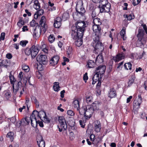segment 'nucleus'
Here are the masks:
<instances>
[{
    "instance_id": "nucleus-1",
    "label": "nucleus",
    "mask_w": 147,
    "mask_h": 147,
    "mask_svg": "<svg viewBox=\"0 0 147 147\" xmlns=\"http://www.w3.org/2000/svg\"><path fill=\"white\" fill-rule=\"evenodd\" d=\"M9 78L11 83L13 85V88L14 93L16 94L18 92H19L20 94L19 96L20 97L24 91V87L22 86V83L20 81H19L16 86H14V83L16 81V80L11 73L10 74Z\"/></svg>"
},
{
    "instance_id": "nucleus-2",
    "label": "nucleus",
    "mask_w": 147,
    "mask_h": 147,
    "mask_svg": "<svg viewBox=\"0 0 147 147\" xmlns=\"http://www.w3.org/2000/svg\"><path fill=\"white\" fill-rule=\"evenodd\" d=\"M58 121L59 126L58 125L59 131L61 132L65 130L67 128V126L65 119L64 117L60 116L58 117Z\"/></svg>"
},
{
    "instance_id": "nucleus-3",
    "label": "nucleus",
    "mask_w": 147,
    "mask_h": 147,
    "mask_svg": "<svg viewBox=\"0 0 147 147\" xmlns=\"http://www.w3.org/2000/svg\"><path fill=\"white\" fill-rule=\"evenodd\" d=\"M77 29V28L74 26H72L71 28V36L74 40H76L79 38H82L84 35L82 32H80V30H78Z\"/></svg>"
},
{
    "instance_id": "nucleus-4",
    "label": "nucleus",
    "mask_w": 147,
    "mask_h": 147,
    "mask_svg": "<svg viewBox=\"0 0 147 147\" xmlns=\"http://www.w3.org/2000/svg\"><path fill=\"white\" fill-rule=\"evenodd\" d=\"M144 34V32L142 30L138 31V33L137 35V36L138 38V40L136 43V45L137 47L141 48L144 47V45L145 43V41L142 40Z\"/></svg>"
},
{
    "instance_id": "nucleus-5",
    "label": "nucleus",
    "mask_w": 147,
    "mask_h": 147,
    "mask_svg": "<svg viewBox=\"0 0 147 147\" xmlns=\"http://www.w3.org/2000/svg\"><path fill=\"white\" fill-rule=\"evenodd\" d=\"M86 24L84 21H79L76 23L73 26L76 27L78 30H80V32L84 34V28L86 27Z\"/></svg>"
},
{
    "instance_id": "nucleus-6",
    "label": "nucleus",
    "mask_w": 147,
    "mask_h": 147,
    "mask_svg": "<svg viewBox=\"0 0 147 147\" xmlns=\"http://www.w3.org/2000/svg\"><path fill=\"white\" fill-rule=\"evenodd\" d=\"M38 112L36 111H34L31 115V124L34 127H36L37 125L38 121L36 118V115H38Z\"/></svg>"
},
{
    "instance_id": "nucleus-7",
    "label": "nucleus",
    "mask_w": 147,
    "mask_h": 147,
    "mask_svg": "<svg viewBox=\"0 0 147 147\" xmlns=\"http://www.w3.org/2000/svg\"><path fill=\"white\" fill-rule=\"evenodd\" d=\"M86 109L85 118L86 119H89L92 115L94 111L91 108V106L88 105L87 106Z\"/></svg>"
},
{
    "instance_id": "nucleus-8",
    "label": "nucleus",
    "mask_w": 147,
    "mask_h": 147,
    "mask_svg": "<svg viewBox=\"0 0 147 147\" xmlns=\"http://www.w3.org/2000/svg\"><path fill=\"white\" fill-rule=\"evenodd\" d=\"M82 3H77L76 7V9L77 12V14H78L81 16H83L85 12V10L82 6Z\"/></svg>"
},
{
    "instance_id": "nucleus-9",
    "label": "nucleus",
    "mask_w": 147,
    "mask_h": 147,
    "mask_svg": "<svg viewBox=\"0 0 147 147\" xmlns=\"http://www.w3.org/2000/svg\"><path fill=\"white\" fill-rule=\"evenodd\" d=\"M36 60L40 64L43 65L46 64L47 61V56L43 55H38L36 58Z\"/></svg>"
},
{
    "instance_id": "nucleus-10",
    "label": "nucleus",
    "mask_w": 147,
    "mask_h": 147,
    "mask_svg": "<svg viewBox=\"0 0 147 147\" xmlns=\"http://www.w3.org/2000/svg\"><path fill=\"white\" fill-rule=\"evenodd\" d=\"M30 49L31 55L32 57L34 58L36 56L39 51L38 47L37 46H33L31 47Z\"/></svg>"
},
{
    "instance_id": "nucleus-11",
    "label": "nucleus",
    "mask_w": 147,
    "mask_h": 147,
    "mask_svg": "<svg viewBox=\"0 0 147 147\" xmlns=\"http://www.w3.org/2000/svg\"><path fill=\"white\" fill-rule=\"evenodd\" d=\"M94 50L96 53L100 52L103 50V47L102 44L100 42H98L95 43Z\"/></svg>"
},
{
    "instance_id": "nucleus-12",
    "label": "nucleus",
    "mask_w": 147,
    "mask_h": 147,
    "mask_svg": "<svg viewBox=\"0 0 147 147\" xmlns=\"http://www.w3.org/2000/svg\"><path fill=\"white\" fill-rule=\"evenodd\" d=\"M59 59V56L56 55L53 57L50 61V64L52 66H54L57 64Z\"/></svg>"
},
{
    "instance_id": "nucleus-13",
    "label": "nucleus",
    "mask_w": 147,
    "mask_h": 147,
    "mask_svg": "<svg viewBox=\"0 0 147 147\" xmlns=\"http://www.w3.org/2000/svg\"><path fill=\"white\" fill-rule=\"evenodd\" d=\"M41 30L40 27L37 26L34 30V36L35 38H38L40 35Z\"/></svg>"
},
{
    "instance_id": "nucleus-14",
    "label": "nucleus",
    "mask_w": 147,
    "mask_h": 147,
    "mask_svg": "<svg viewBox=\"0 0 147 147\" xmlns=\"http://www.w3.org/2000/svg\"><path fill=\"white\" fill-rule=\"evenodd\" d=\"M61 25V19L60 17H58L55 19L53 25L56 28H59Z\"/></svg>"
},
{
    "instance_id": "nucleus-15",
    "label": "nucleus",
    "mask_w": 147,
    "mask_h": 147,
    "mask_svg": "<svg viewBox=\"0 0 147 147\" xmlns=\"http://www.w3.org/2000/svg\"><path fill=\"white\" fill-rule=\"evenodd\" d=\"M92 29L96 35H101V28L99 26L93 25Z\"/></svg>"
},
{
    "instance_id": "nucleus-16",
    "label": "nucleus",
    "mask_w": 147,
    "mask_h": 147,
    "mask_svg": "<svg viewBox=\"0 0 147 147\" xmlns=\"http://www.w3.org/2000/svg\"><path fill=\"white\" fill-rule=\"evenodd\" d=\"M111 8V4L109 3L106 5L103 6L100 8V11L101 13L103 12H108L110 11Z\"/></svg>"
},
{
    "instance_id": "nucleus-17",
    "label": "nucleus",
    "mask_w": 147,
    "mask_h": 147,
    "mask_svg": "<svg viewBox=\"0 0 147 147\" xmlns=\"http://www.w3.org/2000/svg\"><path fill=\"white\" fill-rule=\"evenodd\" d=\"M106 67L105 65H100L96 69V72L99 74H102L105 71Z\"/></svg>"
},
{
    "instance_id": "nucleus-18",
    "label": "nucleus",
    "mask_w": 147,
    "mask_h": 147,
    "mask_svg": "<svg viewBox=\"0 0 147 147\" xmlns=\"http://www.w3.org/2000/svg\"><path fill=\"white\" fill-rule=\"evenodd\" d=\"M46 18L44 16H42L40 22V24L44 30H46L47 25L46 24Z\"/></svg>"
},
{
    "instance_id": "nucleus-19",
    "label": "nucleus",
    "mask_w": 147,
    "mask_h": 147,
    "mask_svg": "<svg viewBox=\"0 0 147 147\" xmlns=\"http://www.w3.org/2000/svg\"><path fill=\"white\" fill-rule=\"evenodd\" d=\"M124 54H118L116 57H114L113 58V60L115 62H118L119 61L124 58Z\"/></svg>"
},
{
    "instance_id": "nucleus-20",
    "label": "nucleus",
    "mask_w": 147,
    "mask_h": 147,
    "mask_svg": "<svg viewBox=\"0 0 147 147\" xmlns=\"http://www.w3.org/2000/svg\"><path fill=\"white\" fill-rule=\"evenodd\" d=\"M109 97L111 98H115L116 96V91L113 88H111L109 92Z\"/></svg>"
},
{
    "instance_id": "nucleus-21",
    "label": "nucleus",
    "mask_w": 147,
    "mask_h": 147,
    "mask_svg": "<svg viewBox=\"0 0 147 147\" xmlns=\"http://www.w3.org/2000/svg\"><path fill=\"white\" fill-rule=\"evenodd\" d=\"M101 125L100 122L98 121H96L95 123L94 129L95 131L97 132H99L100 129Z\"/></svg>"
},
{
    "instance_id": "nucleus-22",
    "label": "nucleus",
    "mask_w": 147,
    "mask_h": 147,
    "mask_svg": "<svg viewBox=\"0 0 147 147\" xmlns=\"http://www.w3.org/2000/svg\"><path fill=\"white\" fill-rule=\"evenodd\" d=\"M91 106V108L93 109V110H98L99 108V103L98 101H96L94 102L91 105H89Z\"/></svg>"
},
{
    "instance_id": "nucleus-23",
    "label": "nucleus",
    "mask_w": 147,
    "mask_h": 147,
    "mask_svg": "<svg viewBox=\"0 0 147 147\" xmlns=\"http://www.w3.org/2000/svg\"><path fill=\"white\" fill-rule=\"evenodd\" d=\"M72 106L77 110L80 108L79 102L78 100L74 99L72 103Z\"/></svg>"
},
{
    "instance_id": "nucleus-24",
    "label": "nucleus",
    "mask_w": 147,
    "mask_h": 147,
    "mask_svg": "<svg viewBox=\"0 0 147 147\" xmlns=\"http://www.w3.org/2000/svg\"><path fill=\"white\" fill-rule=\"evenodd\" d=\"M103 61V58L101 53L99 54L97 56L96 59V63H101Z\"/></svg>"
},
{
    "instance_id": "nucleus-25",
    "label": "nucleus",
    "mask_w": 147,
    "mask_h": 147,
    "mask_svg": "<svg viewBox=\"0 0 147 147\" xmlns=\"http://www.w3.org/2000/svg\"><path fill=\"white\" fill-rule=\"evenodd\" d=\"M25 24V22L23 20V18L21 17H20L19 18V21L18 22L17 25L20 28H21L22 26Z\"/></svg>"
},
{
    "instance_id": "nucleus-26",
    "label": "nucleus",
    "mask_w": 147,
    "mask_h": 147,
    "mask_svg": "<svg viewBox=\"0 0 147 147\" xmlns=\"http://www.w3.org/2000/svg\"><path fill=\"white\" fill-rule=\"evenodd\" d=\"M60 88L59 82H56L54 83L53 88L55 91L58 92L60 90Z\"/></svg>"
},
{
    "instance_id": "nucleus-27",
    "label": "nucleus",
    "mask_w": 147,
    "mask_h": 147,
    "mask_svg": "<svg viewBox=\"0 0 147 147\" xmlns=\"http://www.w3.org/2000/svg\"><path fill=\"white\" fill-rule=\"evenodd\" d=\"M39 147H45V142L42 137L40 138V140L37 141Z\"/></svg>"
},
{
    "instance_id": "nucleus-28",
    "label": "nucleus",
    "mask_w": 147,
    "mask_h": 147,
    "mask_svg": "<svg viewBox=\"0 0 147 147\" xmlns=\"http://www.w3.org/2000/svg\"><path fill=\"white\" fill-rule=\"evenodd\" d=\"M93 25L100 26L101 24V21L98 18H94L93 20Z\"/></svg>"
},
{
    "instance_id": "nucleus-29",
    "label": "nucleus",
    "mask_w": 147,
    "mask_h": 147,
    "mask_svg": "<svg viewBox=\"0 0 147 147\" xmlns=\"http://www.w3.org/2000/svg\"><path fill=\"white\" fill-rule=\"evenodd\" d=\"M125 28L123 27L120 32V34L121 38L124 40H125L126 39V36L125 35Z\"/></svg>"
},
{
    "instance_id": "nucleus-30",
    "label": "nucleus",
    "mask_w": 147,
    "mask_h": 147,
    "mask_svg": "<svg viewBox=\"0 0 147 147\" xmlns=\"http://www.w3.org/2000/svg\"><path fill=\"white\" fill-rule=\"evenodd\" d=\"M40 118L41 120H43L42 118L43 119L46 116L45 113L43 111H41L38 112V115H36Z\"/></svg>"
},
{
    "instance_id": "nucleus-31",
    "label": "nucleus",
    "mask_w": 147,
    "mask_h": 147,
    "mask_svg": "<svg viewBox=\"0 0 147 147\" xmlns=\"http://www.w3.org/2000/svg\"><path fill=\"white\" fill-rule=\"evenodd\" d=\"M95 65V63L93 61L90 60L88 61L86 66L90 68H91L94 67Z\"/></svg>"
},
{
    "instance_id": "nucleus-32",
    "label": "nucleus",
    "mask_w": 147,
    "mask_h": 147,
    "mask_svg": "<svg viewBox=\"0 0 147 147\" xmlns=\"http://www.w3.org/2000/svg\"><path fill=\"white\" fill-rule=\"evenodd\" d=\"M2 66L7 68L10 64V61L7 60H3L1 61Z\"/></svg>"
},
{
    "instance_id": "nucleus-33",
    "label": "nucleus",
    "mask_w": 147,
    "mask_h": 147,
    "mask_svg": "<svg viewBox=\"0 0 147 147\" xmlns=\"http://www.w3.org/2000/svg\"><path fill=\"white\" fill-rule=\"evenodd\" d=\"M108 3L107 0H100L99 1V7L100 8L107 4V3Z\"/></svg>"
},
{
    "instance_id": "nucleus-34",
    "label": "nucleus",
    "mask_w": 147,
    "mask_h": 147,
    "mask_svg": "<svg viewBox=\"0 0 147 147\" xmlns=\"http://www.w3.org/2000/svg\"><path fill=\"white\" fill-rule=\"evenodd\" d=\"M82 38H79L77 39V40L75 42V44L77 46L79 47L81 46L83 43Z\"/></svg>"
},
{
    "instance_id": "nucleus-35",
    "label": "nucleus",
    "mask_w": 147,
    "mask_h": 147,
    "mask_svg": "<svg viewBox=\"0 0 147 147\" xmlns=\"http://www.w3.org/2000/svg\"><path fill=\"white\" fill-rule=\"evenodd\" d=\"M33 7L37 10L40 9V6L38 1V0H36L34 1Z\"/></svg>"
},
{
    "instance_id": "nucleus-36",
    "label": "nucleus",
    "mask_w": 147,
    "mask_h": 147,
    "mask_svg": "<svg viewBox=\"0 0 147 147\" xmlns=\"http://www.w3.org/2000/svg\"><path fill=\"white\" fill-rule=\"evenodd\" d=\"M78 111L80 115H84V116L85 117L86 115V109L85 108H82L78 109V110H77Z\"/></svg>"
},
{
    "instance_id": "nucleus-37",
    "label": "nucleus",
    "mask_w": 147,
    "mask_h": 147,
    "mask_svg": "<svg viewBox=\"0 0 147 147\" xmlns=\"http://www.w3.org/2000/svg\"><path fill=\"white\" fill-rule=\"evenodd\" d=\"M124 17L127 18V20H131L132 19L134 18V15L132 13L130 14L128 16L126 14L124 15Z\"/></svg>"
},
{
    "instance_id": "nucleus-38",
    "label": "nucleus",
    "mask_w": 147,
    "mask_h": 147,
    "mask_svg": "<svg viewBox=\"0 0 147 147\" xmlns=\"http://www.w3.org/2000/svg\"><path fill=\"white\" fill-rule=\"evenodd\" d=\"M135 77L134 76H132L128 82V86H130L134 83Z\"/></svg>"
},
{
    "instance_id": "nucleus-39",
    "label": "nucleus",
    "mask_w": 147,
    "mask_h": 147,
    "mask_svg": "<svg viewBox=\"0 0 147 147\" xmlns=\"http://www.w3.org/2000/svg\"><path fill=\"white\" fill-rule=\"evenodd\" d=\"M131 64L130 63H126L124 65V67L127 70L131 69Z\"/></svg>"
},
{
    "instance_id": "nucleus-40",
    "label": "nucleus",
    "mask_w": 147,
    "mask_h": 147,
    "mask_svg": "<svg viewBox=\"0 0 147 147\" xmlns=\"http://www.w3.org/2000/svg\"><path fill=\"white\" fill-rule=\"evenodd\" d=\"M31 99L32 101L34 102L36 105L37 108L39 107V104L38 101H37L35 97L32 96L31 97Z\"/></svg>"
},
{
    "instance_id": "nucleus-41",
    "label": "nucleus",
    "mask_w": 147,
    "mask_h": 147,
    "mask_svg": "<svg viewBox=\"0 0 147 147\" xmlns=\"http://www.w3.org/2000/svg\"><path fill=\"white\" fill-rule=\"evenodd\" d=\"M99 73L96 72V74L94 75L92 78V80H96L97 81L99 80Z\"/></svg>"
},
{
    "instance_id": "nucleus-42",
    "label": "nucleus",
    "mask_w": 147,
    "mask_h": 147,
    "mask_svg": "<svg viewBox=\"0 0 147 147\" xmlns=\"http://www.w3.org/2000/svg\"><path fill=\"white\" fill-rule=\"evenodd\" d=\"M69 15L68 13H64L62 16V18L64 20H66L68 18H69Z\"/></svg>"
},
{
    "instance_id": "nucleus-43",
    "label": "nucleus",
    "mask_w": 147,
    "mask_h": 147,
    "mask_svg": "<svg viewBox=\"0 0 147 147\" xmlns=\"http://www.w3.org/2000/svg\"><path fill=\"white\" fill-rule=\"evenodd\" d=\"M13 135L14 134L13 132H10L7 134V137L9 138L12 141L13 138Z\"/></svg>"
},
{
    "instance_id": "nucleus-44",
    "label": "nucleus",
    "mask_w": 147,
    "mask_h": 147,
    "mask_svg": "<svg viewBox=\"0 0 147 147\" xmlns=\"http://www.w3.org/2000/svg\"><path fill=\"white\" fill-rule=\"evenodd\" d=\"M30 121H31V115L30 117H26L24 119H23L22 120V121L24 122H25V121H26L27 124H29L30 123Z\"/></svg>"
},
{
    "instance_id": "nucleus-45",
    "label": "nucleus",
    "mask_w": 147,
    "mask_h": 147,
    "mask_svg": "<svg viewBox=\"0 0 147 147\" xmlns=\"http://www.w3.org/2000/svg\"><path fill=\"white\" fill-rule=\"evenodd\" d=\"M101 35H96L95 34V36L93 38V40L95 43H96L98 42H100L99 41V36Z\"/></svg>"
},
{
    "instance_id": "nucleus-46",
    "label": "nucleus",
    "mask_w": 147,
    "mask_h": 147,
    "mask_svg": "<svg viewBox=\"0 0 147 147\" xmlns=\"http://www.w3.org/2000/svg\"><path fill=\"white\" fill-rule=\"evenodd\" d=\"M28 42L27 40H22L20 41V44L22 47H25Z\"/></svg>"
},
{
    "instance_id": "nucleus-47",
    "label": "nucleus",
    "mask_w": 147,
    "mask_h": 147,
    "mask_svg": "<svg viewBox=\"0 0 147 147\" xmlns=\"http://www.w3.org/2000/svg\"><path fill=\"white\" fill-rule=\"evenodd\" d=\"M55 38L54 37L53 35L52 34L50 35L49 37L48 40L51 43H52L54 42Z\"/></svg>"
},
{
    "instance_id": "nucleus-48",
    "label": "nucleus",
    "mask_w": 147,
    "mask_h": 147,
    "mask_svg": "<svg viewBox=\"0 0 147 147\" xmlns=\"http://www.w3.org/2000/svg\"><path fill=\"white\" fill-rule=\"evenodd\" d=\"M141 102H138L137 100H134L133 102L134 106H138L137 108L139 107L140 105Z\"/></svg>"
},
{
    "instance_id": "nucleus-49",
    "label": "nucleus",
    "mask_w": 147,
    "mask_h": 147,
    "mask_svg": "<svg viewBox=\"0 0 147 147\" xmlns=\"http://www.w3.org/2000/svg\"><path fill=\"white\" fill-rule=\"evenodd\" d=\"M11 96V93L9 92H6L5 94V97L7 100H8Z\"/></svg>"
},
{
    "instance_id": "nucleus-50",
    "label": "nucleus",
    "mask_w": 147,
    "mask_h": 147,
    "mask_svg": "<svg viewBox=\"0 0 147 147\" xmlns=\"http://www.w3.org/2000/svg\"><path fill=\"white\" fill-rule=\"evenodd\" d=\"M25 53L26 55L28 56L31 55V49L29 48H27L25 50Z\"/></svg>"
},
{
    "instance_id": "nucleus-51",
    "label": "nucleus",
    "mask_w": 147,
    "mask_h": 147,
    "mask_svg": "<svg viewBox=\"0 0 147 147\" xmlns=\"http://www.w3.org/2000/svg\"><path fill=\"white\" fill-rule=\"evenodd\" d=\"M67 114L71 116H74L75 114L74 112L71 110H68L67 112Z\"/></svg>"
},
{
    "instance_id": "nucleus-52",
    "label": "nucleus",
    "mask_w": 147,
    "mask_h": 147,
    "mask_svg": "<svg viewBox=\"0 0 147 147\" xmlns=\"http://www.w3.org/2000/svg\"><path fill=\"white\" fill-rule=\"evenodd\" d=\"M36 12V14H37L39 16L42 15L43 14L44 11L43 9H40L38 11H37Z\"/></svg>"
},
{
    "instance_id": "nucleus-53",
    "label": "nucleus",
    "mask_w": 147,
    "mask_h": 147,
    "mask_svg": "<svg viewBox=\"0 0 147 147\" xmlns=\"http://www.w3.org/2000/svg\"><path fill=\"white\" fill-rule=\"evenodd\" d=\"M22 69L26 72H28L29 70L28 66L26 65H23L22 66Z\"/></svg>"
},
{
    "instance_id": "nucleus-54",
    "label": "nucleus",
    "mask_w": 147,
    "mask_h": 147,
    "mask_svg": "<svg viewBox=\"0 0 147 147\" xmlns=\"http://www.w3.org/2000/svg\"><path fill=\"white\" fill-rule=\"evenodd\" d=\"M141 0H133L132 4L134 6H136L138 5L140 2Z\"/></svg>"
},
{
    "instance_id": "nucleus-55",
    "label": "nucleus",
    "mask_w": 147,
    "mask_h": 147,
    "mask_svg": "<svg viewBox=\"0 0 147 147\" xmlns=\"http://www.w3.org/2000/svg\"><path fill=\"white\" fill-rule=\"evenodd\" d=\"M43 119H44L43 120V119L42 120L45 123H48L50 122V120L49 119V118L46 116Z\"/></svg>"
},
{
    "instance_id": "nucleus-56",
    "label": "nucleus",
    "mask_w": 147,
    "mask_h": 147,
    "mask_svg": "<svg viewBox=\"0 0 147 147\" xmlns=\"http://www.w3.org/2000/svg\"><path fill=\"white\" fill-rule=\"evenodd\" d=\"M79 122L80 125L81 126V127L82 128H84L85 124V123L84 122V121L81 120H79Z\"/></svg>"
},
{
    "instance_id": "nucleus-57",
    "label": "nucleus",
    "mask_w": 147,
    "mask_h": 147,
    "mask_svg": "<svg viewBox=\"0 0 147 147\" xmlns=\"http://www.w3.org/2000/svg\"><path fill=\"white\" fill-rule=\"evenodd\" d=\"M67 52L68 56L70 57L72 53V49L71 47H69L68 50H67Z\"/></svg>"
},
{
    "instance_id": "nucleus-58",
    "label": "nucleus",
    "mask_w": 147,
    "mask_h": 147,
    "mask_svg": "<svg viewBox=\"0 0 147 147\" xmlns=\"http://www.w3.org/2000/svg\"><path fill=\"white\" fill-rule=\"evenodd\" d=\"M92 97L91 96H88L86 98V101L88 103H90L92 101Z\"/></svg>"
},
{
    "instance_id": "nucleus-59",
    "label": "nucleus",
    "mask_w": 147,
    "mask_h": 147,
    "mask_svg": "<svg viewBox=\"0 0 147 147\" xmlns=\"http://www.w3.org/2000/svg\"><path fill=\"white\" fill-rule=\"evenodd\" d=\"M83 78L85 82H86L87 81V80L88 79V77L87 76V73H86L84 75Z\"/></svg>"
},
{
    "instance_id": "nucleus-60",
    "label": "nucleus",
    "mask_w": 147,
    "mask_h": 147,
    "mask_svg": "<svg viewBox=\"0 0 147 147\" xmlns=\"http://www.w3.org/2000/svg\"><path fill=\"white\" fill-rule=\"evenodd\" d=\"M5 37V33L3 32L1 33L0 37V40H4Z\"/></svg>"
},
{
    "instance_id": "nucleus-61",
    "label": "nucleus",
    "mask_w": 147,
    "mask_h": 147,
    "mask_svg": "<svg viewBox=\"0 0 147 147\" xmlns=\"http://www.w3.org/2000/svg\"><path fill=\"white\" fill-rule=\"evenodd\" d=\"M98 83L96 85V89L98 90H99L100 88V85L101 84V82L100 81H98Z\"/></svg>"
},
{
    "instance_id": "nucleus-62",
    "label": "nucleus",
    "mask_w": 147,
    "mask_h": 147,
    "mask_svg": "<svg viewBox=\"0 0 147 147\" xmlns=\"http://www.w3.org/2000/svg\"><path fill=\"white\" fill-rule=\"evenodd\" d=\"M9 119L10 121L12 123H14L16 121L15 117H14L9 118Z\"/></svg>"
},
{
    "instance_id": "nucleus-63",
    "label": "nucleus",
    "mask_w": 147,
    "mask_h": 147,
    "mask_svg": "<svg viewBox=\"0 0 147 147\" xmlns=\"http://www.w3.org/2000/svg\"><path fill=\"white\" fill-rule=\"evenodd\" d=\"M99 142V139H95L94 140H93V142H92V144H93L97 145V144Z\"/></svg>"
},
{
    "instance_id": "nucleus-64",
    "label": "nucleus",
    "mask_w": 147,
    "mask_h": 147,
    "mask_svg": "<svg viewBox=\"0 0 147 147\" xmlns=\"http://www.w3.org/2000/svg\"><path fill=\"white\" fill-rule=\"evenodd\" d=\"M142 26H143V28L144 30L146 33H147V28L146 25L143 23L142 24Z\"/></svg>"
}]
</instances>
